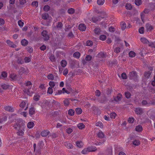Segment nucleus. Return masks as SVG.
Wrapping results in <instances>:
<instances>
[{"instance_id":"obj_23","label":"nucleus","mask_w":155,"mask_h":155,"mask_svg":"<svg viewBox=\"0 0 155 155\" xmlns=\"http://www.w3.org/2000/svg\"><path fill=\"white\" fill-rule=\"evenodd\" d=\"M48 16L49 15L48 14L46 13L43 14L41 15L42 18L44 20H46L47 19L48 17Z\"/></svg>"},{"instance_id":"obj_6","label":"nucleus","mask_w":155,"mask_h":155,"mask_svg":"<svg viewBox=\"0 0 155 155\" xmlns=\"http://www.w3.org/2000/svg\"><path fill=\"white\" fill-rule=\"evenodd\" d=\"M4 109L6 111L9 112H13L14 111V108L11 106H8L4 107Z\"/></svg>"},{"instance_id":"obj_62","label":"nucleus","mask_w":155,"mask_h":155,"mask_svg":"<svg viewBox=\"0 0 155 155\" xmlns=\"http://www.w3.org/2000/svg\"><path fill=\"white\" fill-rule=\"evenodd\" d=\"M120 48L117 47L114 50V51L117 53H119L120 51Z\"/></svg>"},{"instance_id":"obj_51","label":"nucleus","mask_w":155,"mask_h":155,"mask_svg":"<svg viewBox=\"0 0 155 155\" xmlns=\"http://www.w3.org/2000/svg\"><path fill=\"white\" fill-rule=\"evenodd\" d=\"M134 119L132 117H129L128 119V122L130 123H132L134 122Z\"/></svg>"},{"instance_id":"obj_10","label":"nucleus","mask_w":155,"mask_h":155,"mask_svg":"<svg viewBox=\"0 0 155 155\" xmlns=\"http://www.w3.org/2000/svg\"><path fill=\"white\" fill-rule=\"evenodd\" d=\"M6 43L9 46L11 47L15 48L16 47V45L9 40H7Z\"/></svg>"},{"instance_id":"obj_31","label":"nucleus","mask_w":155,"mask_h":155,"mask_svg":"<svg viewBox=\"0 0 155 155\" xmlns=\"http://www.w3.org/2000/svg\"><path fill=\"white\" fill-rule=\"evenodd\" d=\"M26 70L24 68L21 67L19 70V73L20 74H22L26 72Z\"/></svg>"},{"instance_id":"obj_21","label":"nucleus","mask_w":155,"mask_h":155,"mask_svg":"<svg viewBox=\"0 0 155 155\" xmlns=\"http://www.w3.org/2000/svg\"><path fill=\"white\" fill-rule=\"evenodd\" d=\"M94 33L97 35H99L100 34L101 31L100 29L98 28H96L94 30Z\"/></svg>"},{"instance_id":"obj_18","label":"nucleus","mask_w":155,"mask_h":155,"mask_svg":"<svg viewBox=\"0 0 155 155\" xmlns=\"http://www.w3.org/2000/svg\"><path fill=\"white\" fill-rule=\"evenodd\" d=\"M140 41L144 44H147L149 42V41L145 38H140Z\"/></svg>"},{"instance_id":"obj_19","label":"nucleus","mask_w":155,"mask_h":155,"mask_svg":"<svg viewBox=\"0 0 155 155\" xmlns=\"http://www.w3.org/2000/svg\"><path fill=\"white\" fill-rule=\"evenodd\" d=\"M34 126V124L33 122H29L27 124V127L29 128H32Z\"/></svg>"},{"instance_id":"obj_43","label":"nucleus","mask_w":155,"mask_h":155,"mask_svg":"<svg viewBox=\"0 0 155 155\" xmlns=\"http://www.w3.org/2000/svg\"><path fill=\"white\" fill-rule=\"evenodd\" d=\"M105 0H97V3L99 5H103L104 2Z\"/></svg>"},{"instance_id":"obj_14","label":"nucleus","mask_w":155,"mask_h":155,"mask_svg":"<svg viewBox=\"0 0 155 155\" xmlns=\"http://www.w3.org/2000/svg\"><path fill=\"white\" fill-rule=\"evenodd\" d=\"M10 78L13 80L16 81L17 79V76L15 74L13 73L11 74L10 75Z\"/></svg>"},{"instance_id":"obj_13","label":"nucleus","mask_w":155,"mask_h":155,"mask_svg":"<svg viewBox=\"0 0 155 155\" xmlns=\"http://www.w3.org/2000/svg\"><path fill=\"white\" fill-rule=\"evenodd\" d=\"M146 27L147 31H150L153 29L152 26L148 23L146 24Z\"/></svg>"},{"instance_id":"obj_63","label":"nucleus","mask_w":155,"mask_h":155,"mask_svg":"<svg viewBox=\"0 0 155 155\" xmlns=\"http://www.w3.org/2000/svg\"><path fill=\"white\" fill-rule=\"evenodd\" d=\"M121 77L123 79H126L127 78L126 74L124 72L122 74Z\"/></svg>"},{"instance_id":"obj_61","label":"nucleus","mask_w":155,"mask_h":155,"mask_svg":"<svg viewBox=\"0 0 155 155\" xmlns=\"http://www.w3.org/2000/svg\"><path fill=\"white\" fill-rule=\"evenodd\" d=\"M66 131L67 133L69 134L71 133L73 131V130L71 128H69L66 129Z\"/></svg>"},{"instance_id":"obj_39","label":"nucleus","mask_w":155,"mask_h":155,"mask_svg":"<svg viewBox=\"0 0 155 155\" xmlns=\"http://www.w3.org/2000/svg\"><path fill=\"white\" fill-rule=\"evenodd\" d=\"M40 96L38 94H36L34 96L33 99L35 101H37L39 100Z\"/></svg>"},{"instance_id":"obj_29","label":"nucleus","mask_w":155,"mask_h":155,"mask_svg":"<svg viewBox=\"0 0 155 155\" xmlns=\"http://www.w3.org/2000/svg\"><path fill=\"white\" fill-rule=\"evenodd\" d=\"M125 7L126 9L129 10L131 9L132 8L131 5L130 3H127Z\"/></svg>"},{"instance_id":"obj_22","label":"nucleus","mask_w":155,"mask_h":155,"mask_svg":"<svg viewBox=\"0 0 155 155\" xmlns=\"http://www.w3.org/2000/svg\"><path fill=\"white\" fill-rule=\"evenodd\" d=\"M64 145L68 148V149H71L73 148V145L70 143H65Z\"/></svg>"},{"instance_id":"obj_20","label":"nucleus","mask_w":155,"mask_h":155,"mask_svg":"<svg viewBox=\"0 0 155 155\" xmlns=\"http://www.w3.org/2000/svg\"><path fill=\"white\" fill-rule=\"evenodd\" d=\"M96 148L92 147H89L87 148L88 152H94L96 150Z\"/></svg>"},{"instance_id":"obj_40","label":"nucleus","mask_w":155,"mask_h":155,"mask_svg":"<svg viewBox=\"0 0 155 155\" xmlns=\"http://www.w3.org/2000/svg\"><path fill=\"white\" fill-rule=\"evenodd\" d=\"M47 78L48 79L53 80L54 79V76L52 74H49L47 76Z\"/></svg>"},{"instance_id":"obj_49","label":"nucleus","mask_w":155,"mask_h":155,"mask_svg":"<svg viewBox=\"0 0 155 155\" xmlns=\"http://www.w3.org/2000/svg\"><path fill=\"white\" fill-rule=\"evenodd\" d=\"M25 102L24 101H22L21 103L20 104L19 106L21 107L22 108H23L25 106Z\"/></svg>"},{"instance_id":"obj_11","label":"nucleus","mask_w":155,"mask_h":155,"mask_svg":"<svg viewBox=\"0 0 155 155\" xmlns=\"http://www.w3.org/2000/svg\"><path fill=\"white\" fill-rule=\"evenodd\" d=\"M49 133V131L48 130H44L41 132V135L43 137H46Z\"/></svg>"},{"instance_id":"obj_48","label":"nucleus","mask_w":155,"mask_h":155,"mask_svg":"<svg viewBox=\"0 0 155 155\" xmlns=\"http://www.w3.org/2000/svg\"><path fill=\"white\" fill-rule=\"evenodd\" d=\"M80 54L79 52H75L73 54V56L74 57H76L77 58H78L80 56Z\"/></svg>"},{"instance_id":"obj_1","label":"nucleus","mask_w":155,"mask_h":155,"mask_svg":"<svg viewBox=\"0 0 155 155\" xmlns=\"http://www.w3.org/2000/svg\"><path fill=\"white\" fill-rule=\"evenodd\" d=\"M15 124H13V127L15 129L18 130L17 134L19 136L23 135L24 134L23 131L24 130L25 127L24 121L21 119H18L15 121Z\"/></svg>"},{"instance_id":"obj_53","label":"nucleus","mask_w":155,"mask_h":155,"mask_svg":"<svg viewBox=\"0 0 155 155\" xmlns=\"http://www.w3.org/2000/svg\"><path fill=\"white\" fill-rule=\"evenodd\" d=\"M49 84L50 86V87H53L55 85V84L54 82L50 81L49 83Z\"/></svg>"},{"instance_id":"obj_56","label":"nucleus","mask_w":155,"mask_h":155,"mask_svg":"<svg viewBox=\"0 0 155 155\" xmlns=\"http://www.w3.org/2000/svg\"><path fill=\"white\" fill-rule=\"evenodd\" d=\"M53 92V91L52 88L49 87L48 88L47 93L50 94H51Z\"/></svg>"},{"instance_id":"obj_41","label":"nucleus","mask_w":155,"mask_h":155,"mask_svg":"<svg viewBox=\"0 0 155 155\" xmlns=\"http://www.w3.org/2000/svg\"><path fill=\"white\" fill-rule=\"evenodd\" d=\"M133 143L135 146H138L140 144V141L139 140H135L133 141Z\"/></svg>"},{"instance_id":"obj_52","label":"nucleus","mask_w":155,"mask_h":155,"mask_svg":"<svg viewBox=\"0 0 155 155\" xmlns=\"http://www.w3.org/2000/svg\"><path fill=\"white\" fill-rule=\"evenodd\" d=\"M116 114L115 113H112L110 114V117L111 118L114 119L116 116Z\"/></svg>"},{"instance_id":"obj_28","label":"nucleus","mask_w":155,"mask_h":155,"mask_svg":"<svg viewBox=\"0 0 155 155\" xmlns=\"http://www.w3.org/2000/svg\"><path fill=\"white\" fill-rule=\"evenodd\" d=\"M151 73L152 72L150 71L145 72L144 73V76L147 78H148L150 76Z\"/></svg>"},{"instance_id":"obj_26","label":"nucleus","mask_w":155,"mask_h":155,"mask_svg":"<svg viewBox=\"0 0 155 155\" xmlns=\"http://www.w3.org/2000/svg\"><path fill=\"white\" fill-rule=\"evenodd\" d=\"M76 144L77 147L79 148H80L83 146V143L81 141H77L76 142Z\"/></svg>"},{"instance_id":"obj_9","label":"nucleus","mask_w":155,"mask_h":155,"mask_svg":"<svg viewBox=\"0 0 155 155\" xmlns=\"http://www.w3.org/2000/svg\"><path fill=\"white\" fill-rule=\"evenodd\" d=\"M122 98V95L120 94H118L116 97L114 98V101L116 102H118L121 101Z\"/></svg>"},{"instance_id":"obj_25","label":"nucleus","mask_w":155,"mask_h":155,"mask_svg":"<svg viewBox=\"0 0 155 155\" xmlns=\"http://www.w3.org/2000/svg\"><path fill=\"white\" fill-rule=\"evenodd\" d=\"M27 51L30 53H32L33 51V48L31 46H28L26 48Z\"/></svg>"},{"instance_id":"obj_34","label":"nucleus","mask_w":155,"mask_h":155,"mask_svg":"<svg viewBox=\"0 0 155 155\" xmlns=\"http://www.w3.org/2000/svg\"><path fill=\"white\" fill-rule=\"evenodd\" d=\"M43 10L46 12H48L50 10V7L48 5H45L44 7Z\"/></svg>"},{"instance_id":"obj_54","label":"nucleus","mask_w":155,"mask_h":155,"mask_svg":"<svg viewBox=\"0 0 155 155\" xmlns=\"http://www.w3.org/2000/svg\"><path fill=\"white\" fill-rule=\"evenodd\" d=\"M24 60L25 63H28L31 61V59L28 57H25Z\"/></svg>"},{"instance_id":"obj_32","label":"nucleus","mask_w":155,"mask_h":155,"mask_svg":"<svg viewBox=\"0 0 155 155\" xmlns=\"http://www.w3.org/2000/svg\"><path fill=\"white\" fill-rule=\"evenodd\" d=\"M17 62L18 64H22L24 63V61L21 58H18L17 61Z\"/></svg>"},{"instance_id":"obj_50","label":"nucleus","mask_w":155,"mask_h":155,"mask_svg":"<svg viewBox=\"0 0 155 155\" xmlns=\"http://www.w3.org/2000/svg\"><path fill=\"white\" fill-rule=\"evenodd\" d=\"M96 125L97 126H99L101 128H103V125L102 123L100 122H97L96 124Z\"/></svg>"},{"instance_id":"obj_36","label":"nucleus","mask_w":155,"mask_h":155,"mask_svg":"<svg viewBox=\"0 0 155 155\" xmlns=\"http://www.w3.org/2000/svg\"><path fill=\"white\" fill-rule=\"evenodd\" d=\"M78 127L80 129H82L85 127L83 123H79L78 125Z\"/></svg>"},{"instance_id":"obj_3","label":"nucleus","mask_w":155,"mask_h":155,"mask_svg":"<svg viewBox=\"0 0 155 155\" xmlns=\"http://www.w3.org/2000/svg\"><path fill=\"white\" fill-rule=\"evenodd\" d=\"M129 75L130 79L133 80L135 81L137 80V75L136 72L132 71L130 72L129 74Z\"/></svg>"},{"instance_id":"obj_55","label":"nucleus","mask_w":155,"mask_h":155,"mask_svg":"<svg viewBox=\"0 0 155 155\" xmlns=\"http://www.w3.org/2000/svg\"><path fill=\"white\" fill-rule=\"evenodd\" d=\"M126 27V25L125 23L121 25V27L122 30H124Z\"/></svg>"},{"instance_id":"obj_35","label":"nucleus","mask_w":155,"mask_h":155,"mask_svg":"<svg viewBox=\"0 0 155 155\" xmlns=\"http://www.w3.org/2000/svg\"><path fill=\"white\" fill-rule=\"evenodd\" d=\"M61 63V66L63 67H64L67 64V61L65 60H62Z\"/></svg>"},{"instance_id":"obj_16","label":"nucleus","mask_w":155,"mask_h":155,"mask_svg":"<svg viewBox=\"0 0 155 155\" xmlns=\"http://www.w3.org/2000/svg\"><path fill=\"white\" fill-rule=\"evenodd\" d=\"M21 43L22 45L23 46H26L28 44V41L25 39H24L21 41Z\"/></svg>"},{"instance_id":"obj_59","label":"nucleus","mask_w":155,"mask_h":155,"mask_svg":"<svg viewBox=\"0 0 155 155\" xmlns=\"http://www.w3.org/2000/svg\"><path fill=\"white\" fill-rule=\"evenodd\" d=\"M1 75L2 77L5 78L7 77V73L5 71H3L2 72Z\"/></svg>"},{"instance_id":"obj_7","label":"nucleus","mask_w":155,"mask_h":155,"mask_svg":"<svg viewBox=\"0 0 155 155\" xmlns=\"http://www.w3.org/2000/svg\"><path fill=\"white\" fill-rule=\"evenodd\" d=\"M135 111L137 114L141 115L143 113L142 109L140 108H137L135 109Z\"/></svg>"},{"instance_id":"obj_8","label":"nucleus","mask_w":155,"mask_h":155,"mask_svg":"<svg viewBox=\"0 0 155 155\" xmlns=\"http://www.w3.org/2000/svg\"><path fill=\"white\" fill-rule=\"evenodd\" d=\"M78 28L80 31H84L86 30V26L84 24H81L79 25Z\"/></svg>"},{"instance_id":"obj_58","label":"nucleus","mask_w":155,"mask_h":155,"mask_svg":"<svg viewBox=\"0 0 155 155\" xmlns=\"http://www.w3.org/2000/svg\"><path fill=\"white\" fill-rule=\"evenodd\" d=\"M106 38V36L104 35H101L100 37V40L104 41L105 40Z\"/></svg>"},{"instance_id":"obj_60","label":"nucleus","mask_w":155,"mask_h":155,"mask_svg":"<svg viewBox=\"0 0 155 155\" xmlns=\"http://www.w3.org/2000/svg\"><path fill=\"white\" fill-rule=\"evenodd\" d=\"M81 153L82 154H85L88 153L87 149V148H85L82 151Z\"/></svg>"},{"instance_id":"obj_12","label":"nucleus","mask_w":155,"mask_h":155,"mask_svg":"<svg viewBox=\"0 0 155 155\" xmlns=\"http://www.w3.org/2000/svg\"><path fill=\"white\" fill-rule=\"evenodd\" d=\"M101 18H103L99 16L96 17H94L92 19L94 23H96L97 21H100Z\"/></svg>"},{"instance_id":"obj_24","label":"nucleus","mask_w":155,"mask_h":155,"mask_svg":"<svg viewBox=\"0 0 155 155\" xmlns=\"http://www.w3.org/2000/svg\"><path fill=\"white\" fill-rule=\"evenodd\" d=\"M82 109L81 108H77L75 109V112L78 114H80L82 112Z\"/></svg>"},{"instance_id":"obj_38","label":"nucleus","mask_w":155,"mask_h":155,"mask_svg":"<svg viewBox=\"0 0 155 155\" xmlns=\"http://www.w3.org/2000/svg\"><path fill=\"white\" fill-rule=\"evenodd\" d=\"M93 45V42L90 40H88L86 41V45L87 46H91Z\"/></svg>"},{"instance_id":"obj_15","label":"nucleus","mask_w":155,"mask_h":155,"mask_svg":"<svg viewBox=\"0 0 155 155\" xmlns=\"http://www.w3.org/2000/svg\"><path fill=\"white\" fill-rule=\"evenodd\" d=\"M143 130L142 127L140 125H138L136 126L135 128V130L138 132L141 131Z\"/></svg>"},{"instance_id":"obj_17","label":"nucleus","mask_w":155,"mask_h":155,"mask_svg":"<svg viewBox=\"0 0 155 155\" xmlns=\"http://www.w3.org/2000/svg\"><path fill=\"white\" fill-rule=\"evenodd\" d=\"M62 24L61 22H58L55 28H57L58 29H61L62 28Z\"/></svg>"},{"instance_id":"obj_64","label":"nucleus","mask_w":155,"mask_h":155,"mask_svg":"<svg viewBox=\"0 0 155 155\" xmlns=\"http://www.w3.org/2000/svg\"><path fill=\"white\" fill-rule=\"evenodd\" d=\"M18 24L19 26L21 27L23 26L24 23L22 22L21 20H19L18 21Z\"/></svg>"},{"instance_id":"obj_45","label":"nucleus","mask_w":155,"mask_h":155,"mask_svg":"<svg viewBox=\"0 0 155 155\" xmlns=\"http://www.w3.org/2000/svg\"><path fill=\"white\" fill-rule=\"evenodd\" d=\"M125 95L127 99H128L131 96V94L130 92L127 91L125 93Z\"/></svg>"},{"instance_id":"obj_27","label":"nucleus","mask_w":155,"mask_h":155,"mask_svg":"<svg viewBox=\"0 0 155 155\" xmlns=\"http://www.w3.org/2000/svg\"><path fill=\"white\" fill-rule=\"evenodd\" d=\"M129 56L131 58L134 57L136 55V53L134 51H130L129 53Z\"/></svg>"},{"instance_id":"obj_46","label":"nucleus","mask_w":155,"mask_h":155,"mask_svg":"<svg viewBox=\"0 0 155 155\" xmlns=\"http://www.w3.org/2000/svg\"><path fill=\"white\" fill-rule=\"evenodd\" d=\"M92 58V57L90 55H87L85 58V60L87 61H90L91 60Z\"/></svg>"},{"instance_id":"obj_44","label":"nucleus","mask_w":155,"mask_h":155,"mask_svg":"<svg viewBox=\"0 0 155 155\" xmlns=\"http://www.w3.org/2000/svg\"><path fill=\"white\" fill-rule=\"evenodd\" d=\"M68 12L69 14H72L74 12V9L72 8H70L68 10Z\"/></svg>"},{"instance_id":"obj_33","label":"nucleus","mask_w":155,"mask_h":155,"mask_svg":"<svg viewBox=\"0 0 155 155\" xmlns=\"http://www.w3.org/2000/svg\"><path fill=\"white\" fill-rule=\"evenodd\" d=\"M1 87L3 89L5 90L8 88V87H9V86L8 85H7L5 84H4L2 85H1Z\"/></svg>"},{"instance_id":"obj_30","label":"nucleus","mask_w":155,"mask_h":155,"mask_svg":"<svg viewBox=\"0 0 155 155\" xmlns=\"http://www.w3.org/2000/svg\"><path fill=\"white\" fill-rule=\"evenodd\" d=\"M97 136L99 138L101 139L104 137V135L103 132L101 131H100L97 134Z\"/></svg>"},{"instance_id":"obj_47","label":"nucleus","mask_w":155,"mask_h":155,"mask_svg":"<svg viewBox=\"0 0 155 155\" xmlns=\"http://www.w3.org/2000/svg\"><path fill=\"white\" fill-rule=\"evenodd\" d=\"M142 1L141 0H135V3L137 6L140 5Z\"/></svg>"},{"instance_id":"obj_2","label":"nucleus","mask_w":155,"mask_h":155,"mask_svg":"<svg viewBox=\"0 0 155 155\" xmlns=\"http://www.w3.org/2000/svg\"><path fill=\"white\" fill-rule=\"evenodd\" d=\"M25 84L26 87L23 90L24 92L27 95H31L33 93L31 90L32 84L30 81H28Z\"/></svg>"},{"instance_id":"obj_5","label":"nucleus","mask_w":155,"mask_h":155,"mask_svg":"<svg viewBox=\"0 0 155 155\" xmlns=\"http://www.w3.org/2000/svg\"><path fill=\"white\" fill-rule=\"evenodd\" d=\"M35 108L31 107L29 109V114L31 116H32V115L35 114Z\"/></svg>"},{"instance_id":"obj_42","label":"nucleus","mask_w":155,"mask_h":155,"mask_svg":"<svg viewBox=\"0 0 155 155\" xmlns=\"http://www.w3.org/2000/svg\"><path fill=\"white\" fill-rule=\"evenodd\" d=\"M64 105L66 106H68L69 104V102L68 99H65L63 101Z\"/></svg>"},{"instance_id":"obj_37","label":"nucleus","mask_w":155,"mask_h":155,"mask_svg":"<svg viewBox=\"0 0 155 155\" xmlns=\"http://www.w3.org/2000/svg\"><path fill=\"white\" fill-rule=\"evenodd\" d=\"M74 110L72 109H70L69 110L68 112V114L71 116H73L74 115Z\"/></svg>"},{"instance_id":"obj_57","label":"nucleus","mask_w":155,"mask_h":155,"mask_svg":"<svg viewBox=\"0 0 155 155\" xmlns=\"http://www.w3.org/2000/svg\"><path fill=\"white\" fill-rule=\"evenodd\" d=\"M144 28L143 27H141L139 29V32L140 34H143L144 31Z\"/></svg>"},{"instance_id":"obj_4","label":"nucleus","mask_w":155,"mask_h":155,"mask_svg":"<svg viewBox=\"0 0 155 155\" xmlns=\"http://www.w3.org/2000/svg\"><path fill=\"white\" fill-rule=\"evenodd\" d=\"M47 33V31L45 30L41 32V35L45 41H48L49 39V37Z\"/></svg>"}]
</instances>
